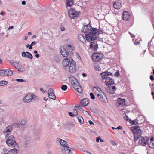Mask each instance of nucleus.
<instances>
[{
  "label": "nucleus",
  "mask_w": 154,
  "mask_h": 154,
  "mask_svg": "<svg viewBox=\"0 0 154 154\" xmlns=\"http://www.w3.org/2000/svg\"><path fill=\"white\" fill-rule=\"evenodd\" d=\"M100 75L101 76L103 79H106L105 81V84L107 86L108 85H111L114 84V80L112 78L107 77L108 76H113L112 73L109 72H105L100 73Z\"/></svg>",
  "instance_id": "f257e3e1"
},
{
  "label": "nucleus",
  "mask_w": 154,
  "mask_h": 154,
  "mask_svg": "<svg viewBox=\"0 0 154 154\" xmlns=\"http://www.w3.org/2000/svg\"><path fill=\"white\" fill-rule=\"evenodd\" d=\"M97 29L96 28H93L92 30L85 35V37L86 40L88 42H92L95 40L97 37L95 36L99 34V33L97 31Z\"/></svg>",
  "instance_id": "f03ea898"
},
{
  "label": "nucleus",
  "mask_w": 154,
  "mask_h": 154,
  "mask_svg": "<svg viewBox=\"0 0 154 154\" xmlns=\"http://www.w3.org/2000/svg\"><path fill=\"white\" fill-rule=\"evenodd\" d=\"M131 130L134 133V140L136 141L140 138L142 134V131L138 125L134 126L131 127Z\"/></svg>",
  "instance_id": "7ed1b4c3"
},
{
  "label": "nucleus",
  "mask_w": 154,
  "mask_h": 154,
  "mask_svg": "<svg viewBox=\"0 0 154 154\" xmlns=\"http://www.w3.org/2000/svg\"><path fill=\"white\" fill-rule=\"evenodd\" d=\"M6 144L9 146H13L14 147L17 146V143L15 141V137L11 135L9 136L6 141Z\"/></svg>",
  "instance_id": "20e7f679"
},
{
  "label": "nucleus",
  "mask_w": 154,
  "mask_h": 154,
  "mask_svg": "<svg viewBox=\"0 0 154 154\" xmlns=\"http://www.w3.org/2000/svg\"><path fill=\"white\" fill-rule=\"evenodd\" d=\"M96 95L98 99L102 103H106L107 101V98L103 91L97 94V93Z\"/></svg>",
  "instance_id": "39448f33"
},
{
  "label": "nucleus",
  "mask_w": 154,
  "mask_h": 154,
  "mask_svg": "<svg viewBox=\"0 0 154 154\" xmlns=\"http://www.w3.org/2000/svg\"><path fill=\"white\" fill-rule=\"evenodd\" d=\"M13 74V71L8 69H2L0 70V76H11Z\"/></svg>",
  "instance_id": "423d86ee"
},
{
  "label": "nucleus",
  "mask_w": 154,
  "mask_h": 154,
  "mask_svg": "<svg viewBox=\"0 0 154 154\" xmlns=\"http://www.w3.org/2000/svg\"><path fill=\"white\" fill-rule=\"evenodd\" d=\"M79 14L78 11L72 8H70L68 11V15L69 17L71 19H73L75 17L78 16Z\"/></svg>",
  "instance_id": "0eeeda50"
},
{
  "label": "nucleus",
  "mask_w": 154,
  "mask_h": 154,
  "mask_svg": "<svg viewBox=\"0 0 154 154\" xmlns=\"http://www.w3.org/2000/svg\"><path fill=\"white\" fill-rule=\"evenodd\" d=\"M12 129V125H10L4 129L3 134L5 135V138L8 137L11 134V132Z\"/></svg>",
  "instance_id": "6e6552de"
},
{
  "label": "nucleus",
  "mask_w": 154,
  "mask_h": 154,
  "mask_svg": "<svg viewBox=\"0 0 154 154\" xmlns=\"http://www.w3.org/2000/svg\"><path fill=\"white\" fill-rule=\"evenodd\" d=\"M149 138L146 137H140L138 144L140 145L145 146L149 143L148 141L149 140Z\"/></svg>",
  "instance_id": "1a4fd4ad"
},
{
  "label": "nucleus",
  "mask_w": 154,
  "mask_h": 154,
  "mask_svg": "<svg viewBox=\"0 0 154 154\" xmlns=\"http://www.w3.org/2000/svg\"><path fill=\"white\" fill-rule=\"evenodd\" d=\"M14 66L19 72H23L25 71V67L18 62L16 61V63L14 65Z\"/></svg>",
  "instance_id": "9d476101"
},
{
  "label": "nucleus",
  "mask_w": 154,
  "mask_h": 154,
  "mask_svg": "<svg viewBox=\"0 0 154 154\" xmlns=\"http://www.w3.org/2000/svg\"><path fill=\"white\" fill-rule=\"evenodd\" d=\"M84 26L82 31L84 32L88 33L91 31V26L89 24H87L85 23H83Z\"/></svg>",
  "instance_id": "9b49d317"
},
{
  "label": "nucleus",
  "mask_w": 154,
  "mask_h": 154,
  "mask_svg": "<svg viewBox=\"0 0 154 154\" xmlns=\"http://www.w3.org/2000/svg\"><path fill=\"white\" fill-rule=\"evenodd\" d=\"M72 149L68 146H66L62 149L61 152L62 154H72Z\"/></svg>",
  "instance_id": "f8f14e48"
},
{
  "label": "nucleus",
  "mask_w": 154,
  "mask_h": 154,
  "mask_svg": "<svg viewBox=\"0 0 154 154\" xmlns=\"http://www.w3.org/2000/svg\"><path fill=\"white\" fill-rule=\"evenodd\" d=\"M92 57V60L95 62H98L102 59V56L100 54L98 53L93 54Z\"/></svg>",
  "instance_id": "ddd939ff"
},
{
  "label": "nucleus",
  "mask_w": 154,
  "mask_h": 154,
  "mask_svg": "<svg viewBox=\"0 0 154 154\" xmlns=\"http://www.w3.org/2000/svg\"><path fill=\"white\" fill-rule=\"evenodd\" d=\"M125 100L124 99L118 98L117 100L116 106L118 107H122L126 105Z\"/></svg>",
  "instance_id": "4468645a"
},
{
  "label": "nucleus",
  "mask_w": 154,
  "mask_h": 154,
  "mask_svg": "<svg viewBox=\"0 0 154 154\" xmlns=\"http://www.w3.org/2000/svg\"><path fill=\"white\" fill-rule=\"evenodd\" d=\"M75 62L72 60L71 62L69 67V70L71 73H74L76 72L75 64Z\"/></svg>",
  "instance_id": "2eb2a0df"
},
{
  "label": "nucleus",
  "mask_w": 154,
  "mask_h": 154,
  "mask_svg": "<svg viewBox=\"0 0 154 154\" xmlns=\"http://www.w3.org/2000/svg\"><path fill=\"white\" fill-rule=\"evenodd\" d=\"M90 47L92 49H94L95 51L98 48V45L97 44V41L94 40V41L90 42Z\"/></svg>",
  "instance_id": "dca6fc26"
},
{
  "label": "nucleus",
  "mask_w": 154,
  "mask_h": 154,
  "mask_svg": "<svg viewBox=\"0 0 154 154\" xmlns=\"http://www.w3.org/2000/svg\"><path fill=\"white\" fill-rule=\"evenodd\" d=\"M130 18L129 13L126 11H125L123 13L122 18L123 20L128 21Z\"/></svg>",
  "instance_id": "f3484780"
},
{
  "label": "nucleus",
  "mask_w": 154,
  "mask_h": 154,
  "mask_svg": "<svg viewBox=\"0 0 154 154\" xmlns=\"http://www.w3.org/2000/svg\"><path fill=\"white\" fill-rule=\"evenodd\" d=\"M72 60L73 61V59L71 57H70L69 59L67 58H66L63 60V65L64 67L67 66L69 64V62H72Z\"/></svg>",
  "instance_id": "a211bd4d"
},
{
  "label": "nucleus",
  "mask_w": 154,
  "mask_h": 154,
  "mask_svg": "<svg viewBox=\"0 0 154 154\" xmlns=\"http://www.w3.org/2000/svg\"><path fill=\"white\" fill-rule=\"evenodd\" d=\"M69 80L73 88L76 86V85H77L79 83L75 78L74 77H70Z\"/></svg>",
  "instance_id": "6ab92c4d"
},
{
  "label": "nucleus",
  "mask_w": 154,
  "mask_h": 154,
  "mask_svg": "<svg viewBox=\"0 0 154 154\" xmlns=\"http://www.w3.org/2000/svg\"><path fill=\"white\" fill-rule=\"evenodd\" d=\"M23 101L24 102L26 103H29L31 102L32 99L31 98L30 94H26L24 97Z\"/></svg>",
  "instance_id": "aec40b11"
},
{
  "label": "nucleus",
  "mask_w": 154,
  "mask_h": 154,
  "mask_svg": "<svg viewBox=\"0 0 154 154\" xmlns=\"http://www.w3.org/2000/svg\"><path fill=\"white\" fill-rule=\"evenodd\" d=\"M60 51L62 55L64 57H67L69 54V52L63 47H61L60 48Z\"/></svg>",
  "instance_id": "412c9836"
},
{
  "label": "nucleus",
  "mask_w": 154,
  "mask_h": 154,
  "mask_svg": "<svg viewBox=\"0 0 154 154\" xmlns=\"http://www.w3.org/2000/svg\"><path fill=\"white\" fill-rule=\"evenodd\" d=\"M80 103L82 106H87L89 103V100L87 98H84L80 100Z\"/></svg>",
  "instance_id": "4be33fe9"
},
{
  "label": "nucleus",
  "mask_w": 154,
  "mask_h": 154,
  "mask_svg": "<svg viewBox=\"0 0 154 154\" xmlns=\"http://www.w3.org/2000/svg\"><path fill=\"white\" fill-rule=\"evenodd\" d=\"M57 141L59 142L60 145L62 146V148L66 146H67L68 144L64 140H62L60 138H57L56 139Z\"/></svg>",
  "instance_id": "5701e85b"
},
{
  "label": "nucleus",
  "mask_w": 154,
  "mask_h": 154,
  "mask_svg": "<svg viewBox=\"0 0 154 154\" xmlns=\"http://www.w3.org/2000/svg\"><path fill=\"white\" fill-rule=\"evenodd\" d=\"M73 88L77 92L79 93H81L82 92V88L81 86L80 85L79 83L77 85H76V86Z\"/></svg>",
  "instance_id": "b1692460"
},
{
  "label": "nucleus",
  "mask_w": 154,
  "mask_h": 154,
  "mask_svg": "<svg viewBox=\"0 0 154 154\" xmlns=\"http://www.w3.org/2000/svg\"><path fill=\"white\" fill-rule=\"evenodd\" d=\"M68 52H71L74 49V47L73 45L68 44L66 45L65 49Z\"/></svg>",
  "instance_id": "393cba45"
},
{
  "label": "nucleus",
  "mask_w": 154,
  "mask_h": 154,
  "mask_svg": "<svg viewBox=\"0 0 154 154\" xmlns=\"http://www.w3.org/2000/svg\"><path fill=\"white\" fill-rule=\"evenodd\" d=\"M121 3L118 2H115L113 3V7L116 9H119L121 7Z\"/></svg>",
  "instance_id": "a878e982"
},
{
  "label": "nucleus",
  "mask_w": 154,
  "mask_h": 154,
  "mask_svg": "<svg viewBox=\"0 0 154 154\" xmlns=\"http://www.w3.org/2000/svg\"><path fill=\"white\" fill-rule=\"evenodd\" d=\"M75 0H66V7H70L73 4V2Z\"/></svg>",
  "instance_id": "bb28decb"
},
{
  "label": "nucleus",
  "mask_w": 154,
  "mask_h": 154,
  "mask_svg": "<svg viewBox=\"0 0 154 154\" xmlns=\"http://www.w3.org/2000/svg\"><path fill=\"white\" fill-rule=\"evenodd\" d=\"M148 146L150 148L154 149V140L153 138H151L149 143H148Z\"/></svg>",
  "instance_id": "cd10ccee"
},
{
  "label": "nucleus",
  "mask_w": 154,
  "mask_h": 154,
  "mask_svg": "<svg viewBox=\"0 0 154 154\" xmlns=\"http://www.w3.org/2000/svg\"><path fill=\"white\" fill-rule=\"evenodd\" d=\"M94 91L95 92L96 95L97 93V94L99 93H100L101 92L103 91L101 89L98 87H94L93 88Z\"/></svg>",
  "instance_id": "c85d7f7f"
},
{
  "label": "nucleus",
  "mask_w": 154,
  "mask_h": 154,
  "mask_svg": "<svg viewBox=\"0 0 154 154\" xmlns=\"http://www.w3.org/2000/svg\"><path fill=\"white\" fill-rule=\"evenodd\" d=\"M30 96L32 100H34L35 101H38L39 100L38 97L36 95L32 94H30Z\"/></svg>",
  "instance_id": "c756f323"
},
{
  "label": "nucleus",
  "mask_w": 154,
  "mask_h": 154,
  "mask_svg": "<svg viewBox=\"0 0 154 154\" xmlns=\"http://www.w3.org/2000/svg\"><path fill=\"white\" fill-rule=\"evenodd\" d=\"M48 97L49 98L53 99V100H55L56 98V97L54 93H53V94H48Z\"/></svg>",
  "instance_id": "7c9ffc66"
},
{
  "label": "nucleus",
  "mask_w": 154,
  "mask_h": 154,
  "mask_svg": "<svg viewBox=\"0 0 154 154\" xmlns=\"http://www.w3.org/2000/svg\"><path fill=\"white\" fill-rule=\"evenodd\" d=\"M106 90L107 93H114V90L111 89V88L110 87H107Z\"/></svg>",
  "instance_id": "2f4dec72"
},
{
  "label": "nucleus",
  "mask_w": 154,
  "mask_h": 154,
  "mask_svg": "<svg viewBox=\"0 0 154 154\" xmlns=\"http://www.w3.org/2000/svg\"><path fill=\"white\" fill-rule=\"evenodd\" d=\"M78 119L79 123L83 124L84 122V120L82 117L81 116H79L78 117Z\"/></svg>",
  "instance_id": "473e14b6"
},
{
  "label": "nucleus",
  "mask_w": 154,
  "mask_h": 154,
  "mask_svg": "<svg viewBox=\"0 0 154 154\" xmlns=\"http://www.w3.org/2000/svg\"><path fill=\"white\" fill-rule=\"evenodd\" d=\"M78 38L79 41L82 42H83V40H85V38L84 37L81 35H79L78 36Z\"/></svg>",
  "instance_id": "72a5a7b5"
},
{
  "label": "nucleus",
  "mask_w": 154,
  "mask_h": 154,
  "mask_svg": "<svg viewBox=\"0 0 154 154\" xmlns=\"http://www.w3.org/2000/svg\"><path fill=\"white\" fill-rule=\"evenodd\" d=\"M27 54L26 57L29 59H32L33 58V56L31 53L29 52H27Z\"/></svg>",
  "instance_id": "f704fd0d"
},
{
  "label": "nucleus",
  "mask_w": 154,
  "mask_h": 154,
  "mask_svg": "<svg viewBox=\"0 0 154 154\" xmlns=\"http://www.w3.org/2000/svg\"><path fill=\"white\" fill-rule=\"evenodd\" d=\"M9 151V152H11L12 153H15L16 154L18 152V150L15 148L10 149Z\"/></svg>",
  "instance_id": "c9c22d12"
},
{
  "label": "nucleus",
  "mask_w": 154,
  "mask_h": 154,
  "mask_svg": "<svg viewBox=\"0 0 154 154\" xmlns=\"http://www.w3.org/2000/svg\"><path fill=\"white\" fill-rule=\"evenodd\" d=\"M8 82L5 81H0V86H2L6 85Z\"/></svg>",
  "instance_id": "e433bc0d"
},
{
  "label": "nucleus",
  "mask_w": 154,
  "mask_h": 154,
  "mask_svg": "<svg viewBox=\"0 0 154 154\" xmlns=\"http://www.w3.org/2000/svg\"><path fill=\"white\" fill-rule=\"evenodd\" d=\"M37 43L36 41H34L32 42L30 45V46L29 47V49H32V46L36 44Z\"/></svg>",
  "instance_id": "4c0bfd02"
},
{
  "label": "nucleus",
  "mask_w": 154,
  "mask_h": 154,
  "mask_svg": "<svg viewBox=\"0 0 154 154\" xmlns=\"http://www.w3.org/2000/svg\"><path fill=\"white\" fill-rule=\"evenodd\" d=\"M26 123V119H22L20 122V124L22 125H24Z\"/></svg>",
  "instance_id": "58836bf2"
},
{
  "label": "nucleus",
  "mask_w": 154,
  "mask_h": 154,
  "mask_svg": "<svg viewBox=\"0 0 154 154\" xmlns=\"http://www.w3.org/2000/svg\"><path fill=\"white\" fill-rule=\"evenodd\" d=\"M61 88L63 91H65L67 88V86L66 85H63L61 86Z\"/></svg>",
  "instance_id": "ea45409f"
},
{
  "label": "nucleus",
  "mask_w": 154,
  "mask_h": 154,
  "mask_svg": "<svg viewBox=\"0 0 154 154\" xmlns=\"http://www.w3.org/2000/svg\"><path fill=\"white\" fill-rule=\"evenodd\" d=\"M14 126L16 128H19L20 127V125L18 123H14L13 124Z\"/></svg>",
  "instance_id": "a19ab883"
},
{
  "label": "nucleus",
  "mask_w": 154,
  "mask_h": 154,
  "mask_svg": "<svg viewBox=\"0 0 154 154\" xmlns=\"http://www.w3.org/2000/svg\"><path fill=\"white\" fill-rule=\"evenodd\" d=\"M53 89L51 88H50L48 90V94H53L54 93L53 92Z\"/></svg>",
  "instance_id": "79ce46f5"
},
{
  "label": "nucleus",
  "mask_w": 154,
  "mask_h": 154,
  "mask_svg": "<svg viewBox=\"0 0 154 154\" xmlns=\"http://www.w3.org/2000/svg\"><path fill=\"white\" fill-rule=\"evenodd\" d=\"M138 120L137 119L132 121L131 124L133 125H136L138 124Z\"/></svg>",
  "instance_id": "37998d69"
},
{
  "label": "nucleus",
  "mask_w": 154,
  "mask_h": 154,
  "mask_svg": "<svg viewBox=\"0 0 154 154\" xmlns=\"http://www.w3.org/2000/svg\"><path fill=\"white\" fill-rule=\"evenodd\" d=\"M75 107H76V108L77 109H79L82 111L83 110L82 109V108L81 106L79 105H77V106H76Z\"/></svg>",
  "instance_id": "c03bdc74"
},
{
  "label": "nucleus",
  "mask_w": 154,
  "mask_h": 154,
  "mask_svg": "<svg viewBox=\"0 0 154 154\" xmlns=\"http://www.w3.org/2000/svg\"><path fill=\"white\" fill-rule=\"evenodd\" d=\"M27 53L26 52H23L21 53V55L22 57H26V56Z\"/></svg>",
  "instance_id": "a18cd8bd"
},
{
  "label": "nucleus",
  "mask_w": 154,
  "mask_h": 154,
  "mask_svg": "<svg viewBox=\"0 0 154 154\" xmlns=\"http://www.w3.org/2000/svg\"><path fill=\"white\" fill-rule=\"evenodd\" d=\"M90 96L91 98L92 99H94L95 98V97L94 94L92 93H90Z\"/></svg>",
  "instance_id": "49530a36"
},
{
  "label": "nucleus",
  "mask_w": 154,
  "mask_h": 154,
  "mask_svg": "<svg viewBox=\"0 0 154 154\" xmlns=\"http://www.w3.org/2000/svg\"><path fill=\"white\" fill-rule=\"evenodd\" d=\"M73 114L74 115V116H77L78 115V113L77 112V111L75 109H74L73 110Z\"/></svg>",
  "instance_id": "de8ad7c7"
},
{
  "label": "nucleus",
  "mask_w": 154,
  "mask_h": 154,
  "mask_svg": "<svg viewBox=\"0 0 154 154\" xmlns=\"http://www.w3.org/2000/svg\"><path fill=\"white\" fill-rule=\"evenodd\" d=\"M95 68L98 71H100L101 69V68L98 65L95 66Z\"/></svg>",
  "instance_id": "09e8293b"
},
{
  "label": "nucleus",
  "mask_w": 154,
  "mask_h": 154,
  "mask_svg": "<svg viewBox=\"0 0 154 154\" xmlns=\"http://www.w3.org/2000/svg\"><path fill=\"white\" fill-rule=\"evenodd\" d=\"M111 143L113 145L115 146L117 144L116 141L114 140H112L111 141Z\"/></svg>",
  "instance_id": "8fccbe9b"
},
{
  "label": "nucleus",
  "mask_w": 154,
  "mask_h": 154,
  "mask_svg": "<svg viewBox=\"0 0 154 154\" xmlns=\"http://www.w3.org/2000/svg\"><path fill=\"white\" fill-rule=\"evenodd\" d=\"M16 81H17V82H23L25 81H24L23 79H16Z\"/></svg>",
  "instance_id": "3c124183"
},
{
  "label": "nucleus",
  "mask_w": 154,
  "mask_h": 154,
  "mask_svg": "<svg viewBox=\"0 0 154 154\" xmlns=\"http://www.w3.org/2000/svg\"><path fill=\"white\" fill-rule=\"evenodd\" d=\"M119 70H117L115 74L114 75L115 76H119Z\"/></svg>",
  "instance_id": "603ef678"
},
{
  "label": "nucleus",
  "mask_w": 154,
  "mask_h": 154,
  "mask_svg": "<svg viewBox=\"0 0 154 154\" xmlns=\"http://www.w3.org/2000/svg\"><path fill=\"white\" fill-rule=\"evenodd\" d=\"M99 33V34H100L101 32H103V29H100L98 30L97 29V31Z\"/></svg>",
  "instance_id": "864d4df0"
},
{
  "label": "nucleus",
  "mask_w": 154,
  "mask_h": 154,
  "mask_svg": "<svg viewBox=\"0 0 154 154\" xmlns=\"http://www.w3.org/2000/svg\"><path fill=\"white\" fill-rule=\"evenodd\" d=\"M10 63L14 66V65L16 63V62H15L13 60H11L10 61Z\"/></svg>",
  "instance_id": "5fc2aeb1"
},
{
  "label": "nucleus",
  "mask_w": 154,
  "mask_h": 154,
  "mask_svg": "<svg viewBox=\"0 0 154 154\" xmlns=\"http://www.w3.org/2000/svg\"><path fill=\"white\" fill-rule=\"evenodd\" d=\"M100 139V136L96 138V141L98 143L99 141V140Z\"/></svg>",
  "instance_id": "6e6d98bb"
},
{
  "label": "nucleus",
  "mask_w": 154,
  "mask_h": 154,
  "mask_svg": "<svg viewBox=\"0 0 154 154\" xmlns=\"http://www.w3.org/2000/svg\"><path fill=\"white\" fill-rule=\"evenodd\" d=\"M68 114H69V115L71 116V117H73L74 116H75L74 115V114H72V112H69L68 113Z\"/></svg>",
  "instance_id": "4d7b16f0"
},
{
  "label": "nucleus",
  "mask_w": 154,
  "mask_h": 154,
  "mask_svg": "<svg viewBox=\"0 0 154 154\" xmlns=\"http://www.w3.org/2000/svg\"><path fill=\"white\" fill-rule=\"evenodd\" d=\"M150 79L152 80L153 81L154 80V77L153 75H151L150 76Z\"/></svg>",
  "instance_id": "13d9d810"
},
{
  "label": "nucleus",
  "mask_w": 154,
  "mask_h": 154,
  "mask_svg": "<svg viewBox=\"0 0 154 154\" xmlns=\"http://www.w3.org/2000/svg\"><path fill=\"white\" fill-rule=\"evenodd\" d=\"M60 29L62 31H64L65 30V28L64 27H60Z\"/></svg>",
  "instance_id": "bf43d9fd"
},
{
  "label": "nucleus",
  "mask_w": 154,
  "mask_h": 154,
  "mask_svg": "<svg viewBox=\"0 0 154 154\" xmlns=\"http://www.w3.org/2000/svg\"><path fill=\"white\" fill-rule=\"evenodd\" d=\"M128 116L127 115H125L124 116V118L125 119H126V120H128Z\"/></svg>",
  "instance_id": "052dcab7"
},
{
  "label": "nucleus",
  "mask_w": 154,
  "mask_h": 154,
  "mask_svg": "<svg viewBox=\"0 0 154 154\" xmlns=\"http://www.w3.org/2000/svg\"><path fill=\"white\" fill-rule=\"evenodd\" d=\"M111 89L114 90V91L116 90L115 86H112V88H111Z\"/></svg>",
  "instance_id": "680f3d73"
},
{
  "label": "nucleus",
  "mask_w": 154,
  "mask_h": 154,
  "mask_svg": "<svg viewBox=\"0 0 154 154\" xmlns=\"http://www.w3.org/2000/svg\"><path fill=\"white\" fill-rule=\"evenodd\" d=\"M122 129V127L121 126H119L117 128H116V129Z\"/></svg>",
  "instance_id": "e2e57ef3"
},
{
  "label": "nucleus",
  "mask_w": 154,
  "mask_h": 154,
  "mask_svg": "<svg viewBox=\"0 0 154 154\" xmlns=\"http://www.w3.org/2000/svg\"><path fill=\"white\" fill-rule=\"evenodd\" d=\"M26 4V2L25 1H22V4L23 5H24Z\"/></svg>",
  "instance_id": "0e129e2a"
},
{
  "label": "nucleus",
  "mask_w": 154,
  "mask_h": 154,
  "mask_svg": "<svg viewBox=\"0 0 154 154\" xmlns=\"http://www.w3.org/2000/svg\"><path fill=\"white\" fill-rule=\"evenodd\" d=\"M88 123H89L90 124V125H92V124H93V125H94V123H93L92 122V121H91V120H89L88 121Z\"/></svg>",
  "instance_id": "69168bd1"
},
{
  "label": "nucleus",
  "mask_w": 154,
  "mask_h": 154,
  "mask_svg": "<svg viewBox=\"0 0 154 154\" xmlns=\"http://www.w3.org/2000/svg\"><path fill=\"white\" fill-rule=\"evenodd\" d=\"M14 28V26H10L8 29V30H9L10 29H12L13 28Z\"/></svg>",
  "instance_id": "338daca9"
},
{
  "label": "nucleus",
  "mask_w": 154,
  "mask_h": 154,
  "mask_svg": "<svg viewBox=\"0 0 154 154\" xmlns=\"http://www.w3.org/2000/svg\"><path fill=\"white\" fill-rule=\"evenodd\" d=\"M35 56L36 58H38L39 57L40 55L38 54H35Z\"/></svg>",
  "instance_id": "774afa93"
}]
</instances>
